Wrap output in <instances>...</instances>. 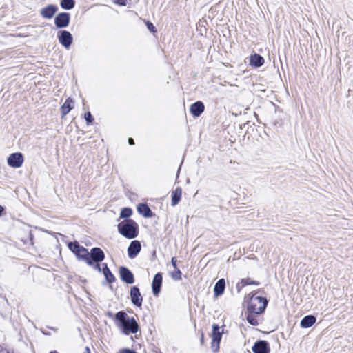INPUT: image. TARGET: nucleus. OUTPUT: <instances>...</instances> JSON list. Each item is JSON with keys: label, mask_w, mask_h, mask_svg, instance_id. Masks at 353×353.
Wrapping results in <instances>:
<instances>
[{"label": "nucleus", "mask_w": 353, "mask_h": 353, "mask_svg": "<svg viewBox=\"0 0 353 353\" xmlns=\"http://www.w3.org/2000/svg\"><path fill=\"white\" fill-rule=\"evenodd\" d=\"M117 327L125 335L136 334L139 331V325L133 317H130L125 312L120 311L115 315Z\"/></svg>", "instance_id": "1"}, {"label": "nucleus", "mask_w": 353, "mask_h": 353, "mask_svg": "<svg viewBox=\"0 0 353 353\" xmlns=\"http://www.w3.org/2000/svg\"><path fill=\"white\" fill-rule=\"evenodd\" d=\"M118 230L123 236L128 239H134L138 234L137 225L131 219L121 222L118 225Z\"/></svg>", "instance_id": "2"}, {"label": "nucleus", "mask_w": 353, "mask_h": 353, "mask_svg": "<svg viewBox=\"0 0 353 353\" xmlns=\"http://www.w3.org/2000/svg\"><path fill=\"white\" fill-rule=\"evenodd\" d=\"M266 299L261 296H252L249 301L248 309L250 313L259 314L262 313L267 305Z\"/></svg>", "instance_id": "3"}, {"label": "nucleus", "mask_w": 353, "mask_h": 353, "mask_svg": "<svg viewBox=\"0 0 353 353\" xmlns=\"http://www.w3.org/2000/svg\"><path fill=\"white\" fill-rule=\"evenodd\" d=\"M221 336L222 331H221V327L218 325L214 324L212 333V348L214 352L219 350Z\"/></svg>", "instance_id": "4"}, {"label": "nucleus", "mask_w": 353, "mask_h": 353, "mask_svg": "<svg viewBox=\"0 0 353 353\" xmlns=\"http://www.w3.org/2000/svg\"><path fill=\"white\" fill-rule=\"evenodd\" d=\"M57 38L59 43L66 49L70 48L73 41V37L71 33L67 30L59 31Z\"/></svg>", "instance_id": "5"}, {"label": "nucleus", "mask_w": 353, "mask_h": 353, "mask_svg": "<svg viewBox=\"0 0 353 353\" xmlns=\"http://www.w3.org/2000/svg\"><path fill=\"white\" fill-rule=\"evenodd\" d=\"M70 21L69 13L61 12L54 19V24L58 28H63L68 26Z\"/></svg>", "instance_id": "6"}, {"label": "nucleus", "mask_w": 353, "mask_h": 353, "mask_svg": "<svg viewBox=\"0 0 353 353\" xmlns=\"http://www.w3.org/2000/svg\"><path fill=\"white\" fill-rule=\"evenodd\" d=\"M8 164L12 168H20L23 163V157L21 153L11 154L8 158Z\"/></svg>", "instance_id": "7"}, {"label": "nucleus", "mask_w": 353, "mask_h": 353, "mask_svg": "<svg viewBox=\"0 0 353 353\" xmlns=\"http://www.w3.org/2000/svg\"><path fill=\"white\" fill-rule=\"evenodd\" d=\"M130 299L132 301V303L137 306L141 307L142 305L143 301V297L139 292V289L134 286L130 290Z\"/></svg>", "instance_id": "8"}, {"label": "nucleus", "mask_w": 353, "mask_h": 353, "mask_svg": "<svg viewBox=\"0 0 353 353\" xmlns=\"http://www.w3.org/2000/svg\"><path fill=\"white\" fill-rule=\"evenodd\" d=\"M119 274L121 279L128 284H132L134 282V275L127 268L121 267L119 268Z\"/></svg>", "instance_id": "9"}, {"label": "nucleus", "mask_w": 353, "mask_h": 353, "mask_svg": "<svg viewBox=\"0 0 353 353\" xmlns=\"http://www.w3.org/2000/svg\"><path fill=\"white\" fill-rule=\"evenodd\" d=\"M57 10L58 8L57 6L50 4L43 8L40 11V14L45 19H51L57 12Z\"/></svg>", "instance_id": "10"}, {"label": "nucleus", "mask_w": 353, "mask_h": 353, "mask_svg": "<svg viewBox=\"0 0 353 353\" xmlns=\"http://www.w3.org/2000/svg\"><path fill=\"white\" fill-rule=\"evenodd\" d=\"M254 353H270L268 344L265 341H259L252 347Z\"/></svg>", "instance_id": "11"}, {"label": "nucleus", "mask_w": 353, "mask_h": 353, "mask_svg": "<svg viewBox=\"0 0 353 353\" xmlns=\"http://www.w3.org/2000/svg\"><path fill=\"white\" fill-rule=\"evenodd\" d=\"M90 259L92 260V263L96 262H101L103 261L105 258V254L103 250L99 248H94L91 250L90 253Z\"/></svg>", "instance_id": "12"}, {"label": "nucleus", "mask_w": 353, "mask_h": 353, "mask_svg": "<svg viewBox=\"0 0 353 353\" xmlns=\"http://www.w3.org/2000/svg\"><path fill=\"white\" fill-rule=\"evenodd\" d=\"M141 243L139 241H133L128 248V256L130 259L134 258L141 251Z\"/></svg>", "instance_id": "13"}, {"label": "nucleus", "mask_w": 353, "mask_h": 353, "mask_svg": "<svg viewBox=\"0 0 353 353\" xmlns=\"http://www.w3.org/2000/svg\"><path fill=\"white\" fill-rule=\"evenodd\" d=\"M205 110L204 104L201 101H196L190 105V111L194 117H199Z\"/></svg>", "instance_id": "14"}, {"label": "nucleus", "mask_w": 353, "mask_h": 353, "mask_svg": "<svg viewBox=\"0 0 353 353\" xmlns=\"http://www.w3.org/2000/svg\"><path fill=\"white\" fill-rule=\"evenodd\" d=\"M161 284L162 274L159 272L154 275L152 283V292L154 295H157L159 293L161 290Z\"/></svg>", "instance_id": "15"}, {"label": "nucleus", "mask_w": 353, "mask_h": 353, "mask_svg": "<svg viewBox=\"0 0 353 353\" xmlns=\"http://www.w3.org/2000/svg\"><path fill=\"white\" fill-rule=\"evenodd\" d=\"M90 252H88V249L81 246L79 248V251H77V254L76 255L77 256V257L79 259L85 261L88 265H92V261L90 259Z\"/></svg>", "instance_id": "16"}, {"label": "nucleus", "mask_w": 353, "mask_h": 353, "mask_svg": "<svg viewBox=\"0 0 353 353\" xmlns=\"http://www.w3.org/2000/svg\"><path fill=\"white\" fill-rule=\"evenodd\" d=\"M250 64L254 68H259L264 64V59L258 54H254L250 57Z\"/></svg>", "instance_id": "17"}, {"label": "nucleus", "mask_w": 353, "mask_h": 353, "mask_svg": "<svg viewBox=\"0 0 353 353\" xmlns=\"http://www.w3.org/2000/svg\"><path fill=\"white\" fill-rule=\"evenodd\" d=\"M74 101L73 100L69 97L66 99L65 103L61 107V111L62 113V117H65L68 114L70 111L73 108Z\"/></svg>", "instance_id": "18"}, {"label": "nucleus", "mask_w": 353, "mask_h": 353, "mask_svg": "<svg viewBox=\"0 0 353 353\" xmlns=\"http://www.w3.org/2000/svg\"><path fill=\"white\" fill-rule=\"evenodd\" d=\"M225 281L224 279H219L215 284L214 288V292L215 296H221L225 290Z\"/></svg>", "instance_id": "19"}, {"label": "nucleus", "mask_w": 353, "mask_h": 353, "mask_svg": "<svg viewBox=\"0 0 353 353\" xmlns=\"http://www.w3.org/2000/svg\"><path fill=\"white\" fill-rule=\"evenodd\" d=\"M102 272L106 279V281L109 283H112L115 281L114 276L112 274L111 271L110 270L109 268L108 267L106 263L102 264Z\"/></svg>", "instance_id": "20"}, {"label": "nucleus", "mask_w": 353, "mask_h": 353, "mask_svg": "<svg viewBox=\"0 0 353 353\" xmlns=\"http://www.w3.org/2000/svg\"><path fill=\"white\" fill-rule=\"evenodd\" d=\"M316 322V317L312 315L305 316L301 321L302 327L308 328L312 326Z\"/></svg>", "instance_id": "21"}, {"label": "nucleus", "mask_w": 353, "mask_h": 353, "mask_svg": "<svg viewBox=\"0 0 353 353\" xmlns=\"http://www.w3.org/2000/svg\"><path fill=\"white\" fill-rule=\"evenodd\" d=\"M137 210L145 217H150L152 215V212L150 208L144 203L139 204L137 207Z\"/></svg>", "instance_id": "22"}, {"label": "nucleus", "mask_w": 353, "mask_h": 353, "mask_svg": "<svg viewBox=\"0 0 353 353\" xmlns=\"http://www.w3.org/2000/svg\"><path fill=\"white\" fill-rule=\"evenodd\" d=\"M182 190L181 188H176L174 191L172 192V205L174 206L178 204L181 200Z\"/></svg>", "instance_id": "23"}, {"label": "nucleus", "mask_w": 353, "mask_h": 353, "mask_svg": "<svg viewBox=\"0 0 353 353\" xmlns=\"http://www.w3.org/2000/svg\"><path fill=\"white\" fill-rule=\"evenodd\" d=\"M61 6L62 8L65 10H70L74 7V0H61Z\"/></svg>", "instance_id": "24"}, {"label": "nucleus", "mask_w": 353, "mask_h": 353, "mask_svg": "<svg viewBox=\"0 0 353 353\" xmlns=\"http://www.w3.org/2000/svg\"><path fill=\"white\" fill-rule=\"evenodd\" d=\"M256 314L250 313L247 316L248 322L252 325H258L259 319L255 316Z\"/></svg>", "instance_id": "25"}, {"label": "nucleus", "mask_w": 353, "mask_h": 353, "mask_svg": "<svg viewBox=\"0 0 353 353\" xmlns=\"http://www.w3.org/2000/svg\"><path fill=\"white\" fill-rule=\"evenodd\" d=\"M241 283H242V286H245L248 285H259V282L252 280L250 278L243 279L241 281Z\"/></svg>", "instance_id": "26"}, {"label": "nucleus", "mask_w": 353, "mask_h": 353, "mask_svg": "<svg viewBox=\"0 0 353 353\" xmlns=\"http://www.w3.org/2000/svg\"><path fill=\"white\" fill-rule=\"evenodd\" d=\"M132 214V210L130 208H124L122 209L121 213H120V217L121 218H128L130 217Z\"/></svg>", "instance_id": "27"}, {"label": "nucleus", "mask_w": 353, "mask_h": 353, "mask_svg": "<svg viewBox=\"0 0 353 353\" xmlns=\"http://www.w3.org/2000/svg\"><path fill=\"white\" fill-rule=\"evenodd\" d=\"M81 247V246H80L79 243L77 242H70L68 243V248H70V250L76 254H77V251H79Z\"/></svg>", "instance_id": "28"}, {"label": "nucleus", "mask_w": 353, "mask_h": 353, "mask_svg": "<svg viewBox=\"0 0 353 353\" xmlns=\"http://www.w3.org/2000/svg\"><path fill=\"white\" fill-rule=\"evenodd\" d=\"M170 275L175 281H179L181 279V272L179 269H175L174 272H172Z\"/></svg>", "instance_id": "29"}, {"label": "nucleus", "mask_w": 353, "mask_h": 353, "mask_svg": "<svg viewBox=\"0 0 353 353\" xmlns=\"http://www.w3.org/2000/svg\"><path fill=\"white\" fill-rule=\"evenodd\" d=\"M85 119L88 123H90L93 121V117L90 112L85 114Z\"/></svg>", "instance_id": "30"}, {"label": "nucleus", "mask_w": 353, "mask_h": 353, "mask_svg": "<svg viewBox=\"0 0 353 353\" xmlns=\"http://www.w3.org/2000/svg\"><path fill=\"white\" fill-rule=\"evenodd\" d=\"M117 353H136V352H134V350L128 349V348H124V349L120 350Z\"/></svg>", "instance_id": "31"}, {"label": "nucleus", "mask_w": 353, "mask_h": 353, "mask_svg": "<svg viewBox=\"0 0 353 353\" xmlns=\"http://www.w3.org/2000/svg\"><path fill=\"white\" fill-rule=\"evenodd\" d=\"M146 25H147L148 28L151 32H156V30H155V28H154V25H153L152 23H150V22H148H148H147V23H146Z\"/></svg>", "instance_id": "32"}, {"label": "nucleus", "mask_w": 353, "mask_h": 353, "mask_svg": "<svg viewBox=\"0 0 353 353\" xmlns=\"http://www.w3.org/2000/svg\"><path fill=\"white\" fill-rule=\"evenodd\" d=\"M127 0H114V2L121 6H125Z\"/></svg>", "instance_id": "33"}, {"label": "nucleus", "mask_w": 353, "mask_h": 353, "mask_svg": "<svg viewBox=\"0 0 353 353\" xmlns=\"http://www.w3.org/2000/svg\"><path fill=\"white\" fill-rule=\"evenodd\" d=\"M176 262H177V261H176V258L175 257H172V259H171V263H172V266H173L174 270L175 269H179L177 268Z\"/></svg>", "instance_id": "34"}, {"label": "nucleus", "mask_w": 353, "mask_h": 353, "mask_svg": "<svg viewBox=\"0 0 353 353\" xmlns=\"http://www.w3.org/2000/svg\"><path fill=\"white\" fill-rule=\"evenodd\" d=\"M94 268L100 272H102V268H101V265H99L98 263L95 265Z\"/></svg>", "instance_id": "35"}, {"label": "nucleus", "mask_w": 353, "mask_h": 353, "mask_svg": "<svg viewBox=\"0 0 353 353\" xmlns=\"http://www.w3.org/2000/svg\"><path fill=\"white\" fill-rule=\"evenodd\" d=\"M128 143H129V144H130V145H133V144H134V140H133V139H132V138H129V139H128Z\"/></svg>", "instance_id": "36"}, {"label": "nucleus", "mask_w": 353, "mask_h": 353, "mask_svg": "<svg viewBox=\"0 0 353 353\" xmlns=\"http://www.w3.org/2000/svg\"><path fill=\"white\" fill-rule=\"evenodd\" d=\"M83 353H90V348H89L88 347H86L85 348V350H84Z\"/></svg>", "instance_id": "37"}, {"label": "nucleus", "mask_w": 353, "mask_h": 353, "mask_svg": "<svg viewBox=\"0 0 353 353\" xmlns=\"http://www.w3.org/2000/svg\"><path fill=\"white\" fill-rule=\"evenodd\" d=\"M4 208L3 206L0 205V216H1L2 212L3 211Z\"/></svg>", "instance_id": "38"}, {"label": "nucleus", "mask_w": 353, "mask_h": 353, "mask_svg": "<svg viewBox=\"0 0 353 353\" xmlns=\"http://www.w3.org/2000/svg\"><path fill=\"white\" fill-rule=\"evenodd\" d=\"M6 353H14L13 352L6 351Z\"/></svg>", "instance_id": "39"}]
</instances>
